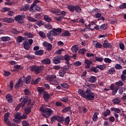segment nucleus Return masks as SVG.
I'll list each match as a JSON object with an SVG mask.
<instances>
[{
	"instance_id": "obj_41",
	"label": "nucleus",
	"mask_w": 126,
	"mask_h": 126,
	"mask_svg": "<svg viewBox=\"0 0 126 126\" xmlns=\"http://www.w3.org/2000/svg\"><path fill=\"white\" fill-rule=\"evenodd\" d=\"M79 47L77 45H73L71 47V50L73 53H76L78 51Z\"/></svg>"
},
{
	"instance_id": "obj_19",
	"label": "nucleus",
	"mask_w": 126,
	"mask_h": 126,
	"mask_svg": "<svg viewBox=\"0 0 126 126\" xmlns=\"http://www.w3.org/2000/svg\"><path fill=\"white\" fill-rule=\"evenodd\" d=\"M21 83H23V79L22 78H19L17 83H16L15 85H14V88H15V89H18Z\"/></svg>"
},
{
	"instance_id": "obj_34",
	"label": "nucleus",
	"mask_w": 126,
	"mask_h": 126,
	"mask_svg": "<svg viewBox=\"0 0 126 126\" xmlns=\"http://www.w3.org/2000/svg\"><path fill=\"white\" fill-rule=\"evenodd\" d=\"M110 114L111 111L109 110V109H107V110H106V111H105V112H104V113L102 114V116L106 117H107V116H110Z\"/></svg>"
},
{
	"instance_id": "obj_27",
	"label": "nucleus",
	"mask_w": 126,
	"mask_h": 126,
	"mask_svg": "<svg viewBox=\"0 0 126 126\" xmlns=\"http://www.w3.org/2000/svg\"><path fill=\"white\" fill-rule=\"evenodd\" d=\"M25 38L22 35H18V36L17 37V41L18 44H20V43H22L23 40H25Z\"/></svg>"
},
{
	"instance_id": "obj_8",
	"label": "nucleus",
	"mask_w": 126,
	"mask_h": 126,
	"mask_svg": "<svg viewBox=\"0 0 126 126\" xmlns=\"http://www.w3.org/2000/svg\"><path fill=\"white\" fill-rule=\"evenodd\" d=\"M62 57H63V59H62V61H65V63L66 64H68L69 65V67H70L71 64L69 63L70 60L72 59L71 55H68V54H65L63 56V55H62Z\"/></svg>"
},
{
	"instance_id": "obj_20",
	"label": "nucleus",
	"mask_w": 126,
	"mask_h": 126,
	"mask_svg": "<svg viewBox=\"0 0 126 126\" xmlns=\"http://www.w3.org/2000/svg\"><path fill=\"white\" fill-rule=\"evenodd\" d=\"M3 22H4V23H13L14 22V20L13 18L5 17L3 18Z\"/></svg>"
},
{
	"instance_id": "obj_39",
	"label": "nucleus",
	"mask_w": 126,
	"mask_h": 126,
	"mask_svg": "<svg viewBox=\"0 0 126 126\" xmlns=\"http://www.w3.org/2000/svg\"><path fill=\"white\" fill-rule=\"evenodd\" d=\"M41 77H37L35 80H34L33 81H32V84H34V85H36V84H37L40 81H41Z\"/></svg>"
},
{
	"instance_id": "obj_9",
	"label": "nucleus",
	"mask_w": 126,
	"mask_h": 126,
	"mask_svg": "<svg viewBox=\"0 0 126 126\" xmlns=\"http://www.w3.org/2000/svg\"><path fill=\"white\" fill-rule=\"evenodd\" d=\"M63 55H57V56H55L53 60L54 63L55 64H58V63H61V61H63Z\"/></svg>"
},
{
	"instance_id": "obj_50",
	"label": "nucleus",
	"mask_w": 126,
	"mask_h": 126,
	"mask_svg": "<svg viewBox=\"0 0 126 126\" xmlns=\"http://www.w3.org/2000/svg\"><path fill=\"white\" fill-rule=\"evenodd\" d=\"M24 92L25 95H27V96H28V95H31V92L29 89H26L25 90H24Z\"/></svg>"
},
{
	"instance_id": "obj_51",
	"label": "nucleus",
	"mask_w": 126,
	"mask_h": 126,
	"mask_svg": "<svg viewBox=\"0 0 126 126\" xmlns=\"http://www.w3.org/2000/svg\"><path fill=\"white\" fill-rule=\"evenodd\" d=\"M97 119H98L97 113L96 112H95L93 117V120L94 122H96Z\"/></svg>"
},
{
	"instance_id": "obj_56",
	"label": "nucleus",
	"mask_w": 126,
	"mask_h": 126,
	"mask_svg": "<svg viewBox=\"0 0 126 126\" xmlns=\"http://www.w3.org/2000/svg\"><path fill=\"white\" fill-rule=\"evenodd\" d=\"M96 67H97V68H99V69H100V70H103L104 69V68H105L106 67V65H105V64H103L102 65H97Z\"/></svg>"
},
{
	"instance_id": "obj_7",
	"label": "nucleus",
	"mask_w": 126,
	"mask_h": 126,
	"mask_svg": "<svg viewBox=\"0 0 126 126\" xmlns=\"http://www.w3.org/2000/svg\"><path fill=\"white\" fill-rule=\"evenodd\" d=\"M57 76L56 75H49L47 77L46 79L48 82L51 83V84H56L57 83L56 81Z\"/></svg>"
},
{
	"instance_id": "obj_63",
	"label": "nucleus",
	"mask_w": 126,
	"mask_h": 126,
	"mask_svg": "<svg viewBox=\"0 0 126 126\" xmlns=\"http://www.w3.org/2000/svg\"><path fill=\"white\" fill-rule=\"evenodd\" d=\"M22 124L23 126H30V124H29L27 121H26V120L23 121V122H22Z\"/></svg>"
},
{
	"instance_id": "obj_59",
	"label": "nucleus",
	"mask_w": 126,
	"mask_h": 126,
	"mask_svg": "<svg viewBox=\"0 0 126 126\" xmlns=\"http://www.w3.org/2000/svg\"><path fill=\"white\" fill-rule=\"evenodd\" d=\"M55 121H57V116H52L51 119V122L52 123H54Z\"/></svg>"
},
{
	"instance_id": "obj_14",
	"label": "nucleus",
	"mask_w": 126,
	"mask_h": 126,
	"mask_svg": "<svg viewBox=\"0 0 126 126\" xmlns=\"http://www.w3.org/2000/svg\"><path fill=\"white\" fill-rule=\"evenodd\" d=\"M51 95H52L51 94H49V93H48V92H47V91L45 90V88H44L43 99L45 100V101L48 102L49 99H50Z\"/></svg>"
},
{
	"instance_id": "obj_60",
	"label": "nucleus",
	"mask_w": 126,
	"mask_h": 126,
	"mask_svg": "<svg viewBox=\"0 0 126 126\" xmlns=\"http://www.w3.org/2000/svg\"><path fill=\"white\" fill-rule=\"evenodd\" d=\"M38 33L39 35H40V36H41V37H43V38L46 36L45 32H42V31L39 32Z\"/></svg>"
},
{
	"instance_id": "obj_25",
	"label": "nucleus",
	"mask_w": 126,
	"mask_h": 126,
	"mask_svg": "<svg viewBox=\"0 0 126 126\" xmlns=\"http://www.w3.org/2000/svg\"><path fill=\"white\" fill-rule=\"evenodd\" d=\"M24 45V48L25 50H27V51H29L30 49V46L29 45V42L27 41L26 40H25L24 42H23Z\"/></svg>"
},
{
	"instance_id": "obj_47",
	"label": "nucleus",
	"mask_w": 126,
	"mask_h": 126,
	"mask_svg": "<svg viewBox=\"0 0 126 126\" xmlns=\"http://www.w3.org/2000/svg\"><path fill=\"white\" fill-rule=\"evenodd\" d=\"M45 22L44 21L40 20V21H36V25H37V26H39V27H40V26H42V25H44Z\"/></svg>"
},
{
	"instance_id": "obj_53",
	"label": "nucleus",
	"mask_w": 126,
	"mask_h": 126,
	"mask_svg": "<svg viewBox=\"0 0 126 126\" xmlns=\"http://www.w3.org/2000/svg\"><path fill=\"white\" fill-rule=\"evenodd\" d=\"M24 35L28 36V37H33V34L31 32H25Z\"/></svg>"
},
{
	"instance_id": "obj_5",
	"label": "nucleus",
	"mask_w": 126,
	"mask_h": 126,
	"mask_svg": "<svg viewBox=\"0 0 126 126\" xmlns=\"http://www.w3.org/2000/svg\"><path fill=\"white\" fill-rule=\"evenodd\" d=\"M44 68V67L43 65H40L39 66L38 65H32L30 67L31 71L34 72L35 74H39L43 70Z\"/></svg>"
},
{
	"instance_id": "obj_44",
	"label": "nucleus",
	"mask_w": 126,
	"mask_h": 126,
	"mask_svg": "<svg viewBox=\"0 0 126 126\" xmlns=\"http://www.w3.org/2000/svg\"><path fill=\"white\" fill-rule=\"evenodd\" d=\"M1 39L2 41H8L11 40V37L10 36H2Z\"/></svg>"
},
{
	"instance_id": "obj_21",
	"label": "nucleus",
	"mask_w": 126,
	"mask_h": 126,
	"mask_svg": "<svg viewBox=\"0 0 126 126\" xmlns=\"http://www.w3.org/2000/svg\"><path fill=\"white\" fill-rule=\"evenodd\" d=\"M65 73L66 70H65L64 66L63 68L59 70V76H60L61 77H64Z\"/></svg>"
},
{
	"instance_id": "obj_26",
	"label": "nucleus",
	"mask_w": 126,
	"mask_h": 126,
	"mask_svg": "<svg viewBox=\"0 0 126 126\" xmlns=\"http://www.w3.org/2000/svg\"><path fill=\"white\" fill-rule=\"evenodd\" d=\"M51 62L50 59H45V60H42L41 63L43 64H50Z\"/></svg>"
},
{
	"instance_id": "obj_54",
	"label": "nucleus",
	"mask_w": 126,
	"mask_h": 126,
	"mask_svg": "<svg viewBox=\"0 0 126 126\" xmlns=\"http://www.w3.org/2000/svg\"><path fill=\"white\" fill-rule=\"evenodd\" d=\"M61 85L63 88L66 89H68L69 88V85L68 84H67V83H61Z\"/></svg>"
},
{
	"instance_id": "obj_11",
	"label": "nucleus",
	"mask_w": 126,
	"mask_h": 126,
	"mask_svg": "<svg viewBox=\"0 0 126 126\" xmlns=\"http://www.w3.org/2000/svg\"><path fill=\"white\" fill-rule=\"evenodd\" d=\"M21 113L17 112L14 115L15 119H14L13 121L16 124H20L21 122Z\"/></svg>"
},
{
	"instance_id": "obj_3",
	"label": "nucleus",
	"mask_w": 126,
	"mask_h": 126,
	"mask_svg": "<svg viewBox=\"0 0 126 126\" xmlns=\"http://www.w3.org/2000/svg\"><path fill=\"white\" fill-rule=\"evenodd\" d=\"M40 111L41 112V115L45 118H49L52 116L54 111L50 108H45L43 106H41L40 108Z\"/></svg>"
},
{
	"instance_id": "obj_43",
	"label": "nucleus",
	"mask_w": 126,
	"mask_h": 126,
	"mask_svg": "<svg viewBox=\"0 0 126 126\" xmlns=\"http://www.w3.org/2000/svg\"><path fill=\"white\" fill-rule=\"evenodd\" d=\"M116 72V69L115 67H110L108 70V73L109 74H114Z\"/></svg>"
},
{
	"instance_id": "obj_46",
	"label": "nucleus",
	"mask_w": 126,
	"mask_h": 126,
	"mask_svg": "<svg viewBox=\"0 0 126 126\" xmlns=\"http://www.w3.org/2000/svg\"><path fill=\"white\" fill-rule=\"evenodd\" d=\"M62 52H64V49L63 48H60L55 52V54L56 55H59V56H61Z\"/></svg>"
},
{
	"instance_id": "obj_16",
	"label": "nucleus",
	"mask_w": 126,
	"mask_h": 126,
	"mask_svg": "<svg viewBox=\"0 0 126 126\" xmlns=\"http://www.w3.org/2000/svg\"><path fill=\"white\" fill-rule=\"evenodd\" d=\"M23 83L25 82L26 84H29L31 82V76L30 75H28L26 77L23 76Z\"/></svg>"
},
{
	"instance_id": "obj_18",
	"label": "nucleus",
	"mask_w": 126,
	"mask_h": 126,
	"mask_svg": "<svg viewBox=\"0 0 126 126\" xmlns=\"http://www.w3.org/2000/svg\"><path fill=\"white\" fill-rule=\"evenodd\" d=\"M15 21H18L20 24H22L23 23V17L22 15H17L14 18Z\"/></svg>"
},
{
	"instance_id": "obj_13",
	"label": "nucleus",
	"mask_w": 126,
	"mask_h": 126,
	"mask_svg": "<svg viewBox=\"0 0 126 126\" xmlns=\"http://www.w3.org/2000/svg\"><path fill=\"white\" fill-rule=\"evenodd\" d=\"M43 46L45 48H46L47 51L50 52V51H52L53 45L51 43H49L47 41H44Z\"/></svg>"
},
{
	"instance_id": "obj_29",
	"label": "nucleus",
	"mask_w": 126,
	"mask_h": 126,
	"mask_svg": "<svg viewBox=\"0 0 126 126\" xmlns=\"http://www.w3.org/2000/svg\"><path fill=\"white\" fill-rule=\"evenodd\" d=\"M37 90L39 95H41L42 93L44 94V88L43 87H37Z\"/></svg>"
},
{
	"instance_id": "obj_31",
	"label": "nucleus",
	"mask_w": 126,
	"mask_h": 126,
	"mask_svg": "<svg viewBox=\"0 0 126 126\" xmlns=\"http://www.w3.org/2000/svg\"><path fill=\"white\" fill-rule=\"evenodd\" d=\"M40 1L39 0H34L33 3L31 5L30 10L31 9H33L34 8L35 4H37L38 3H40Z\"/></svg>"
},
{
	"instance_id": "obj_49",
	"label": "nucleus",
	"mask_w": 126,
	"mask_h": 126,
	"mask_svg": "<svg viewBox=\"0 0 126 126\" xmlns=\"http://www.w3.org/2000/svg\"><path fill=\"white\" fill-rule=\"evenodd\" d=\"M34 9L35 10H36V11H38V12H40V11H42V9L39 6V5H37V4H35L34 5Z\"/></svg>"
},
{
	"instance_id": "obj_58",
	"label": "nucleus",
	"mask_w": 126,
	"mask_h": 126,
	"mask_svg": "<svg viewBox=\"0 0 126 126\" xmlns=\"http://www.w3.org/2000/svg\"><path fill=\"white\" fill-rule=\"evenodd\" d=\"M107 24H102V25H101L100 27V29L101 30H106V29H107Z\"/></svg>"
},
{
	"instance_id": "obj_61",
	"label": "nucleus",
	"mask_w": 126,
	"mask_h": 126,
	"mask_svg": "<svg viewBox=\"0 0 126 126\" xmlns=\"http://www.w3.org/2000/svg\"><path fill=\"white\" fill-rule=\"evenodd\" d=\"M70 122V117L68 116L65 119V123L68 125Z\"/></svg>"
},
{
	"instance_id": "obj_6",
	"label": "nucleus",
	"mask_w": 126,
	"mask_h": 126,
	"mask_svg": "<svg viewBox=\"0 0 126 126\" xmlns=\"http://www.w3.org/2000/svg\"><path fill=\"white\" fill-rule=\"evenodd\" d=\"M20 104L18 105L15 108V111H18L19 109H20V107L23 108L24 106H25L26 104H27L28 101V97H21V98L19 99Z\"/></svg>"
},
{
	"instance_id": "obj_2",
	"label": "nucleus",
	"mask_w": 126,
	"mask_h": 126,
	"mask_svg": "<svg viewBox=\"0 0 126 126\" xmlns=\"http://www.w3.org/2000/svg\"><path fill=\"white\" fill-rule=\"evenodd\" d=\"M62 32V29L61 28H54L53 30L50 31V32L47 33V37L51 41H52L54 39L53 36L59 35L60 33H61Z\"/></svg>"
},
{
	"instance_id": "obj_55",
	"label": "nucleus",
	"mask_w": 126,
	"mask_h": 126,
	"mask_svg": "<svg viewBox=\"0 0 126 126\" xmlns=\"http://www.w3.org/2000/svg\"><path fill=\"white\" fill-rule=\"evenodd\" d=\"M57 121H59L60 123H63L64 120L60 116H57Z\"/></svg>"
},
{
	"instance_id": "obj_15",
	"label": "nucleus",
	"mask_w": 126,
	"mask_h": 126,
	"mask_svg": "<svg viewBox=\"0 0 126 126\" xmlns=\"http://www.w3.org/2000/svg\"><path fill=\"white\" fill-rule=\"evenodd\" d=\"M62 113H67V112H69L70 115H72V108L70 107V106H68V107H65V108H63V110H62Z\"/></svg>"
},
{
	"instance_id": "obj_40",
	"label": "nucleus",
	"mask_w": 126,
	"mask_h": 126,
	"mask_svg": "<svg viewBox=\"0 0 126 126\" xmlns=\"http://www.w3.org/2000/svg\"><path fill=\"white\" fill-rule=\"evenodd\" d=\"M29 8V5L28 4H25L24 6L21 7V11H27Z\"/></svg>"
},
{
	"instance_id": "obj_17",
	"label": "nucleus",
	"mask_w": 126,
	"mask_h": 126,
	"mask_svg": "<svg viewBox=\"0 0 126 126\" xmlns=\"http://www.w3.org/2000/svg\"><path fill=\"white\" fill-rule=\"evenodd\" d=\"M103 48H105V49H107V48H109V49H111V48H112V44L110 43V42H109L108 40H104L103 41Z\"/></svg>"
},
{
	"instance_id": "obj_23",
	"label": "nucleus",
	"mask_w": 126,
	"mask_h": 126,
	"mask_svg": "<svg viewBox=\"0 0 126 126\" xmlns=\"http://www.w3.org/2000/svg\"><path fill=\"white\" fill-rule=\"evenodd\" d=\"M9 117H10V113H6L4 115V122L7 126Z\"/></svg>"
},
{
	"instance_id": "obj_28",
	"label": "nucleus",
	"mask_w": 126,
	"mask_h": 126,
	"mask_svg": "<svg viewBox=\"0 0 126 126\" xmlns=\"http://www.w3.org/2000/svg\"><path fill=\"white\" fill-rule=\"evenodd\" d=\"M44 54V50H42V49H39V50H37V51H34V54L36 55V56H42Z\"/></svg>"
},
{
	"instance_id": "obj_38",
	"label": "nucleus",
	"mask_w": 126,
	"mask_h": 126,
	"mask_svg": "<svg viewBox=\"0 0 126 126\" xmlns=\"http://www.w3.org/2000/svg\"><path fill=\"white\" fill-rule=\"evenodd\" d=\"M97 80L96 76H91L90 78H89V82L91 83H95Z\"/></svg>"
},
{
	"instance_id": "obj_24",
	"label": "nucleus",
	"mask_w": 126,
	"mask_h": 126,
	"mask_svg": "<svg viewBox=\"0 0 126 126\" xmlns=\"http://www.w3.org/2000/svg\"><path fill=\"white\" fill-rule=\"evenodd\" d=\"M96 66H92L91 68H90V71H91V72H94V73H97L98 72H99V70L98 69V67H97Z\"/></svg>"
},
{
	"instance_id": "obj_62",
	"label": "nucleus",
	"mask_w": 126,
	"mask_h": 126,
	"mask_svg": "<svg viewBox=\"0 0 126 126\" xmlns=\"http://www.w3.org/2000/svg\"><path fill=\"white\" fill-rule=\"evenodd\" d=\"M120 9H126V3H122L119 6Z\"/></svg>"
},
{
	"instance_id": "obj_33",
	"label": "nucleus",
	"mask_w": 126,
	"mask_h": 126,
	"mask_svg": "<svg viewBox=\"0 0 126 126\" xmlns=\"http://www.w3.org/2000/svg\"><path fill=\"white\" fill-rule=\"evenodd\" d=\"M61 36H69L71 35V34L69 31H65L64 32L61 33Z\"/></svg>"
},
{
	"instance_id": "obj_12",
	"label": "nucleus",
	"mask_w": 126,
	"mask_h": 126,
	"mask_svg": "<svg viewBox=\"0 0 126 126\" xmlns=\"http://www.w3.org/2000/svg\"><path fill=\"white\" fill-rule=\"evenodd\" d=\"M110 110L111 111H112V112H115L114 116L115 117L116 119H117V121H118V118H119L118 113L121 112V110L117 108H114V107L111 108Z\"/></svg>"
},
{
	"instance_id": "obj_48",
	"label": "nucleus",
	"mask_w": 126,
	"mask_h": 126,
	"mask_svg": "<svg viewBox=\"0 0 126 126\" xmlns=\"http://www.w3.org/2000/svg\"><path fill=\"white\" fill-rule=\"evenodd\" d=\"M24 58L25 59H28V60H33L34 56H32L30 54H27V55H25Z\"/></svg>"
},
{
	"instance_id": "obj_32",
	"label": "nucleus",
	"mask_w": 126,
	"mask_h": 126,
	"mask_svg": "<svg viewBox=\"0 0 126 126\" xmlns=\"http://www.w3.org/2000/svg\"><path fill=\"white\" fill-rule=\"evenodd\" d=\"M124 84V83L121 80L115 82V85L117 86V87H119L118 90L120 89V87L123 86Z\"/></svg>"
},
{
	"instance_id": "obj_10",
	"label": "nucleus",
	"mask_w": 126,
	"mask_h": 126,
	"mask_svg": "<svg viewBox=\"0 0 126 126\" xmlns=\"http://www.w3.org/2000/svg\"><path fill=\"white\" fill-rule=\"evenodd\" d=\"M33 106H34V104L32 103L31 105V107H29V106H28V103L27 107L24 108V110L26 116H27V115H29V114L31 113L32 109Z\"/></svg>"
},
{
	"instance_id": "obj_42",
	"label": "nucleus",
	"mask_w": 126,
	"mask_h": 126,
	"mask_svg": "<svg viewBox=\"0 0 126 126\" xmlns=\"http://www.w3.org/2000/svg\"><path fill=\"white\" fill-rule=\"evenodd\" d=\"M86 52H87V49H86V48H81V49H79L78 50V54L85 55Z\"/></svg>"
},
{
	"instance_id": "obj_1",
	"label": "nucleus",
	"mask_w": 126,
	"mask_h": 126,
	"mask_svg": "<svg viewBox=\"0 0 126 126\" xmlns=\"http://www.w3.org/2000/svg\"><path fill=\"white\" fill-rule=\"evenodd\" d=\"M78 92L80 96L83 97V98L87 99L88 101H93L95 98V95L94 93L91 92V91L89 94H87V95H86L85 91L84 90H83V89H78Z\"/></svg>"
},
{
	"instance_id": "obj_22",
	"label": "nucleus",
	"mask_w": 126,
	"mask_h": 126,
	"mask_svg": "<svg viewBox=\"0 0 126 126\" xmlns=\"http://www.w3.org/2000/svg\"><path fill=\"white\" fill-rule=\"evenodd\" d=\"M85 63L87 64L86 66V68H90L91 65L93 64V62H92V61H89V60H85Z\"/></svg>"
},
{
	"instance_id": "obj_36",
	"label": "nucleus",
	"mask_w": 126,
	"mask_h": 126,
	"mask_svg": "<svg viewBox=\"0 0 126 126\" xmlns=\"http://www.w3.org/2000/svg\"><path fill=\"white\" fill-rule=\"evenodd\" d=\"M14 87V82L13 81L10 82L9 85H8L7 88L8 90H13Z\"/></svg>"
},
{
	"instance_id": "obj_30",
	"label": "nucleus",
	"mask_w": 126,
	"mask_h": 126,
	"mask_svg": "<svg viewBox=\"0 0 126 126\" xmlns=\"http://www.w3.org/2000/svg\"><path fill=\"white\" fill-rule=\"evenodd\" d=\"M6 99L8 103H11V102H12V100H13L12 96H11V95H10V94H8L7 95H6Z\"/></svg>"
},
{
	"instance_id": "obj_52",
	"label": "nucleus",
	"mask_w": 126,
	"mask_h": 126,
	"mask_svg": "<svg viewBox=\"0 0 126 126\" xmlns=\"http://www.w3.org/2000/svg\"><path fill=\"white\" fill-rule=\"evenodd\" d=\"M95 60L96 62L101 63L103 60L102 57H98V56H95Z\"/></svg>"
},
{
	"instance_id": "obj_4",
	"label": "nucleus",
	"mask_w": 126,
	"mask_h": 126,
	"mask_svg": "<svg viewBox=\"0 0 126 126\" xmlns=\"http://www.w3.org/2000/svg\"><path fill=\"white\" fill-rule=\"evenodd\" d=\"M67 8L70 12H73L75 11L76 13H81L82 12V8L79 5L69 4L67 6Z\"/></svg>"
},
{
	"instance_id": "obj_64",
	"label": "nucleus",
	"mask_w": 126,
	"mask_h": 126,
	"mask_svg": "<svg viewBox=\"0 0 126 126\" xmlns=\"http://www.w3.org/2000/svg\"><path fill=\"white\" fill-rule=\"evenodd\" d=\"M125 91V88H123V87L122 88H120L119 89L118 93L120 95H122L123 94V92Z\"/></svg>"
},
{
	"instance_id": "obj_57",
	"label": "nucleus",
	"mask_w": 126,
	"mask_h": 126,
	"mask_svg": "<svg viewBox=\"0 0 126 126\" xmlns=\"http://www.w3.org/2000/svg\"><path fill=\"white\" fill-rule=\"evenodd\" d=\"M61 101L62 102H64V103H67L68 101V98L67 97H63L60 99Z\"/></svg>"
},
{
	"instance_id": "obj_35",
	"label": "nucleus",
	"mask_w": 126,
	"mask_h": 126,
	"mask_svg": "<svg viewBox=\"0 0 126 126\" xmlns=\"http://www.w3.org/2000/svg\"><path fill=\"white\" fill-rule=\"evenodd\" d=\"M44 20L48 23H50L52 21L51 18H50V17H49L48 15H44Z\"/></svg>"
},
{
	"instance_id": "obj_37",
	"label": "nucleus",
	"mask_w": 126,
	"mask_h": 126,
	"mask_svg": "<svg viewBox=\"0 0 126 126\" xmlns=\"http://www.w3.org/2000/svg\"><path fill=\"white\" fill-rule=\"evenodd\" d=\"M119 89V87H117V85L116 87H115V85H114V88H113V91H112V93H111L112 95H113V96L116 95Z\"/></svg>"
},
{
	"instance_id": "obj_45",
	"label": "nucleus",
	"mask_w": 126,
	"mask_h": 126,
	"mask_svg": "<svg viewBox=\"0 0 126 126\" xmlns=\"http://www.w3.org/2000/svg\"><path fill=\"white\" fill-rule=\"evenodd\" d=\"M112 101L113 102V104H116V105H119V104H120L121 102L120 100H119L118 98H115V99H113Z\"/></svg>"
}]
</instances>
